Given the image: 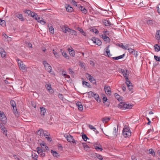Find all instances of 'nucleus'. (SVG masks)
I'll use <instances>...</instances> for the list:
<instances>
[{"mask_svg":"<svg viewBox=\"0 0 160 160\" xmlns=\"http://www.w3.org/2000/svg\"><path fill=\"white\" fill-rule=\"evenodd\" d=\"M154 58L156 61L160 62V57H159L158 56L155 55L154 56Z\"/></svg>","mask_w":160,"mask_h":160,"instance_id":"864d4df0","label":"nucleus"},{"mask_svg":"<svg viewBox=\"0 0 160 160\" xmlns=\"http://www.w3.org/2000/svg\"><path fill=\"white\" fill-rule=\"evenodd\" d=\"M68 32L69 33V34L70 35H74L75 36H77V32L71 29L70 28L69 30H68Z\"/></svg>","mask_w":160,"mask_h":160,"instance_id":"5701e85b","label":"nucleus"},{"mask_svg":"<svg viewBox=\"0 0 160 160\" xmlns=\"http://www.w3.org/2000/svg\"><path fill=\"white\" fill-rule=\"evenodd\" d=\"M104 51L105 52L108 57H110L112 56V55L110 53V51L109 50V45L107 46L104 49Z\"/></svg>","mask_w":160,"mask_h":160,"instance_id":"f3484780","label":"nucleus"},{"mask_svg":"<svg viewBox=\"0 0 160 160\" xmlns=\"http://www.w3.org/2000/svg\"><path fill=\"white\" fill-rule=\"evenodd\" d=\"M5 22V21L2 19H0V24L1 25H2L3 24H4Z\"/></svg>","mask_w":160,"mask_h":160,"instance_id":"69168bd1","label":"nucleus"},{"mask_svg":"<svg viewBox=\"0 0 160 160\" xmlns=\"http://www.w3.org/2000/svg\"><path fill=\"white\" fill-rule=\"evenodd\" d=\"M125 79L126 81V83L127 87L132 84V83H131L130 82L128 78V77H126L125 78Z\"/></svg>","mask_w":160,"mask_h":160,"instance_id":"473e14b6","label":"nucleus"},{"mask_svg":"<svg viewBox=\"0 0 160 160\" xmlns=\"http://www.w3.org/2000/svg\"><path fill=\"white\" fill-rule=\"evenodd\" d=\"M69 52V54L71 56L74 57L75 55V52L73 49L71 50L70 48H68V49Z\"/></svg>","mask_w":160,"mask_h":160,"instance_id":"a878e982","label":"nucleus"},{"mask_svg":"<svg viewBox=\"0 0 160 160\" xmlns=\"http://www.w3.org/2000/svg\"><path fill=\"white\" fill-rule=\"evenodd\" d=\"M10 103L11 106L13 107L12 110L15 115L18 117L19 116V114L18 112L16 107V104L14 102V101H10Z\"/></svg>","mask_w":160,"mask_h":160,"instance_id":"7ed1b4c3","label":"nucleus"},{"mask_svg":"<svg viewBox=\"0 0 160 160\" xmlns=\"http://www.w3.org/2000/svg\"><path fill=\"white\" fill-rule=\"evenodd\" d=\"M101 97L102 98V100H108L107 98L104 94H102Z\"/></svg>","mask_w":160,"mask_h":160,"instance_id":"8fccbe9b","label":"nucleus"},{"mask_svg":"<svg viewBox=\"0 0 160 160\" xmlns=\"http://www.w3.org/2000/svg\"><path fill=\"white\" fill-rule=\"evenodd\" d=\"M62 29L63 32L65 33H66L67 32H68L69 30V28L68 27L66 26H62Z\"/></svg>","mask_w":160,"mask_h":160,"instance_id":"6ab92c4d","label":"nucleus"},{"mask_svg":"<svg viewBox=\"0 0 160 160\" xmlns=\"http://www.w3.org/2000/svg\"><path fill=\"white\" fill-rule=\"evenodd\" d=\"M0 120L2 123L4 124H5L7 123V118L5 114L2 113H0Z\"/></svg>","mask_w":160,"mask_h":160,"instance_id":"423d86ee","label":"nucleus"},{"mask_svg":"<svg viewBox=\"0 0 160 160\" xmlns=\"http://www.w3.org/2000/svg\"><path fill=\"white\" fill-rule=\"evenodd\" d=\"M156 38L157 40L160 39V30L157 31Z\"/></svg>","mask_w":160,"mask_h":160,"instance_id":"f704fd0d","label":"nucleus"},{"mask_svg":"<svg viewBox=\"0 0 160 160\" xmlns=\"http://www.w3.org/2000/svg\"><path fill=\"white\" fill-rule=\"evenodd\" d=\"M89 81L92 82H93V81H96V80L94 79L93 77L92 76H91V77L89 78Z\"/></svg>","mask_w":160,"mask_h":160,"instance_id":"4d7b16f0","label":"nucleus"},{"mask_svg":"<svg viewBox=\"0 0 160 160\" xmlns=\"http://www.w3.org/2000/svg\"><path fill=\"white\" fill-rule=\"evenodd\" d=\"M43 135H44L45 138L47 139L48 141H52V139L51 138L49 137V136H50V134L48 132H44Z\"/></svg>","mask_w":160,"mask_h":160,"instance_id":"f8f14e48","label":"nucleus"},{"mask_svg":"<svg viewBox=\"0 0 160 160\" xmlns=\"http://www.w3.org/2000/svg\"><path fill=\"white\" fill-rule=\"evenodd\" d=\"M121 71L122 73H123V75L124 76L125 78L126 77H127L126 76L127 75L128 73V71L126 70L125 71L123 69H122Z\"/></svg>","mask_w":160,"mask_h":160,"instance_id":"e433bc0d","label":"nucleus"},{"mask_svg":"<svg viewBox=\"0 0 160 160\" xmlns=\"http://www.w3.org/2000/svg\"><path fill=\"white\" fill-rule=\"evenodd\" d=\"M104 91L105 93L108 95H110L111 88L108 85H106L104 87Z\"/></svg>","mask_w":160,"mask_h":160,"instance_id":"9b49d317","label":"nucleus"},{"mask_svg":"<svg viewBox=\"0 0 160 160\" xmlns=\"http://www.w3.org/2000/svg\"><path fill=\"white\" fill-rule=\"evenodd\" d=\"M71 2L73 4L74 6H78V5L77 4V2L75 1L74 0H72Z\"/></svg>","mask_w":160,"mask_h":160,"instance_id":"13d9d810","label":"nucleus"},{"mask_svg":"<svg viewBox=\"0 0 160 160\" xmlns=\"http://www.w3.org/2000/svg\"><path fill=\"white\" fill-rule=\"evenodd\" d=\"M114 96L117 100H122L121 97L117 93H115L114 94Z\"/></svg>","mask_w":160,"mask_h":160,"instance_id":"c9c22d12","label":"nucleus"},{"mask_svg":"<svg viewBox=\"0 0 160 160\" xmlns=\"http://www.w3.org/2000/svg\"><path fill=\"white\" fill-rule=\"evenodd\" d=\"M16 16L21 21H23L24 19L23 18L22 15V14H16Z\"/></svg>","mask_w":160,"mask_h":160,"instance_id":"393cba45","label":"nucleus"},{"mask_svg":"<svg viewBox=\"0 0 160 160\" xmlns=\"http://www.w3.org/2000/svg\"><path fill=\"white\" fill-rule=\"evenodd\" d=\"M82 144L85 149H86L87 150L88 149L89 147L86 143H82Z\"/></svg>","mask_w":160,"mask_h":160,"instance_id":"c03bdc74","label":"nucleus"},{"mask_svg":"<svg viewBox=\"0 0 160 160\" xmlns=\"http://www.w3.org/2000/svg\"><path fill=\"white\" fill-rule=\"evenodd\" d=\"M69 70V72L70 74H73L74 73V72L72 70V69L69 68L68 69Z\"/></svg>","mask_w":160,"mask_h":160,"instance_id":"e2e57ef3","label":"nucleus"},{"mask_svg":"<svg viewBox=\"0 0 160 160\" xmlns=\"http://www.w3.org/2000/svg\"><path fill=\"white\" fill-rule=\"evenodd\" d=\"M78 8L82 11V12L84 14H86L87 13V11L86 9L83 7L81 6L80 4H78Z\"/></svg>","mask_w":160,"mask_h":160,"instance_id":"2eb2a0df","label":"nucleus"},{"mask_svg":"<svg viewBox=\"0 0 160 160\" xmlns=\"http://www.w3.org/2000/svg\"><path fill=\"white\" fill-rule=\"evenodd\" d=\"M128 89L130 91H132V90L133 89L132 88V84L130 86H128Z\"/></svg>","mask_w":160,"mask_h":160,"instance_id":"680f3d73","label":"nucleus"},{"mask_svg":"<svg viewBox=\"0 0 160 160\" xmlns=\"http://www.w3.org/2000/svg\"><path fill=\"white\" fill-rule=\"evenodd\" d=\"M91 76L88 73H86V77L87 78L89 79V78L91 77Z\"/></svg>","mask_w":160,"mask_h":160,"instance_id":"774afa93","label":"nucleus"},{"mask_svg":"<svg viewBox=\"0 0 160 160\" xmlns=\"http://www.w3.org/2000/svg\"><path fill=\"white\" fill-rule=\"evenodd\" d=\"M51 153L54 157H57L58 155V153L56 151L52 150H51Z\"/></svg>","mask_w":160,"mask_h":160,"instance_id":"4c0bfd02","label":"nucleus"},{"mask_svg":"<svg viewBox=\"0 0 160 160\" xmlns=\"http://www.w3.org/2000/svg\"><path fill=\"white\" fill-rule=\"evenodd\" d=\"M0 54L2 58L5 57L6 55V52L3 48H0Z\"/></svg>","mask_w":160,"mask_h":160,"instance_id":"aec40b11","label":"nucleus"},{"mask_svg":"<svg viewBox=\"0 0 160 160\" xmlns=\"http://www.w3.org/2000/svg\"><path fill=\"white\" fill-rule=\"evenodd\" d=\"M61 52L62 53V55L66 58H67L68 57L67 55V54L66 53V52H62V49H60Z\"/></svg>","mask_w":160,"mask_h":160,"instance_id":"a19ab883","label":"nucleus"},{"mask_svg":"<svg viewBox=\"0 0 160 160\" xmlns=\"http://www.w3.org/2000/svg\"><path fill=\"white\" fill-rule=\"evenodd\" d=\"M91 31L94 32L96 34H98L99 33L98 31L96 29H92Z\"/></svg>","mask_w":160,"mask_h":160,"instance_id":"3c124183","label":"nucleus"},{"mask_svg":"<svg viewBox=\"0 0 160 160\" xmlns=\"http://www.w3.org/2000/svg\"><path fill=\"white\" fill-rule=\"evenodd\" d=\"M36 134L40 136L41 137H43V134H44L43 130L42 129L39 130L36 132Z\"/></svg>","mask_w":160,"mask_h":160,"instance_id":"ddd939ff","label":"nucleus"},{"mask_svg":"<svg viewBox=\"0 0 160 160\" xmlns=\"http://www.w3.org/2000/svg\"><path fill=\"white\" fill-rule=\"evenodd\" d=\"M76 105L79 111H82L83 110V106L81 102H78L76 103Z\"/></svg>","mask_w":160,"mask_h":160,"instance_id":"dca6fc26","label":"nucleus"},{"mask_svg":"<svg viewBox=\"0 0 160 160\" xmlns=\"http://www.w3.org/2000/svg\"><path fill=\"white\" fill-rule=\"evenodd\" d=\"M38 154L40 155V156L42 157H44L45 155L44 152L42 150L40 153L39 152Z\"/></svg>","mask_w":160,"mask_h":160,"instance_id":"a18cd8bd","label":"nucleus"},{"mask_svg":"<svg viewBox=\"0 0 160 160\" xmlns=\"http://www.w3.org/2000/svg\"><path fill=\"white\" fill-rule=\"evenodd\" d=\"M149 153L151 154L152 156H155V153L153 150L152 149H150L149 150Z\"/></svg>","mask_w":160,"mask_h":160,"instance_id":"ea45409f","label":"nucleus"},{"mask_svg":"<svg viewBox=\"0 0 160 160\" xmlns=\"http://www.w3.org/2000/svg\"><path fill=\"white\" fill-rule=\"evenodd\" d=\"M96 157L99 160H102L103 159L102 156L99 154H97L96 155Z\"/></svg>","mask_w":160,"mask_h":160,"instance_id":"09e8293b","label":"nucleus"},{"mask_svg":"<svg viewBox=\"0 0 160 160\" xmlns=\"http://www.w3.org/2000/svg\"><path fill=\"white\" fill-rule=\"evenodd\" d=\"M147 24L149 25H151L153 24L152 21L151 20H148L147 21Z\"/></svg>","mask_w":160,"mask_h":160,"instance_id":"6e6d98bb","label":"nucleus"},{"mask_svg":"<svg viewBox=\"0 0 160 160\" xmlns=\"http://www.w3.org/2000/svg\"><path fill=\"white\" fill-rule=\"evenodd\" d=\"M154 49L156 51L158 52L160 50V46L156 44L154 46Z\"/></svg>","mask_w":160,"mask_h":160,"instance_id":"7c9ffc66","label":"nucleus"},{"mask_svg":"<svg viewBox=\"0 0 160 160\" xmlns=\"http://www.w3.org/2000/svg\"><path fill=\"white\" fill-rule=\"evenodd\" d=\"M32 158L34 160H37L38 158V156L37 154L33 152L32 153Z\"/></svg>","mask_w":160,"mask_h":160,"instance_id":"cd10ccee","label":"nucleus"},{"mask_svg":"<svg viewBox=\"0 0 160 160\" xmlns=\"http://www.w3.org/2000/svg\"><path fill=\"white\" fill-rule=\"evenodd\" d=\"M45 86L46 88L50 92L52 93L53 92V90L52 89L51 86L50 84H47Z\"/></svg>","mask_w":160,"mask_h":160,"instance_id":"a211bd4d","label":"nucleus"},{"mask_svg":"<svg viewBox=\"0 0 160 160\" xmlns=\"http://www.w3.org/2000/svg\"><path fill=\"white\" fill-rule=\"evenodd\" d=\"M102 38L105 41H109L110 39L109 38L106 36V35H101Z\"/></svg>","mask_w":160,"mask_h":160,"instance_id":"b1692460","label":"nucleus"},{"mask_svg":"<svg viewBox=\"0 0 160 160\" xmlns=\"http://www.w3.org/2000/svg\"><path fill=\"white\" fill-rule=\"evenodd\" d=\"M113 134L115 135H116L117 131H118V130H116V128L115 127L113 128Z\"/></svg>","mask_w":160,"mask_h":160,"instance_id":"052dcab7","label":"nucleus"},{"mask_svg":"<svg viewBox=\"0 0 160 160\" xmlns=\"http://www.w3.org/2000/svg\"><path fill=\"white\" fill-rule=\"evenodd\" d=\"M103 103L106 106H108L109 105V102L108 101H102Z\"/></svg>","mask_w":160,"mask_h":160,"instance_id":"de8ad7c7","label":"nucleus"},{"mask_svg":"<svg viewBox=\"0 0 160 160\" xmlns=\"http://www.w3.org/2000/svg\"><path fill=\"white\" fill-rule=\"evenodd\" d=\"M132 106L133 105L124 102H121L118 105V107L122 110H125L127 109H131Z\"/></svg>","mask_w":160,"mask_h":160,"instance_id":"f257e3e1","label":"nucleus"},{"mask_svg":"<svg viewBox=\"0 0 160 160\" xmlns=\"http://www.w3.org/2000/svg\"><path fill=\"white\" fill-rule=\"evenodd\" d=\"M49 32H50V33L53 34L54 32V28L52 27V26H50L49 28Z\"/></svg>","mask_w":160,"mask_h":160,"instance_id":"37998d69","label":"nucleus"},{"mask_svg":"<svg viewBox=\"0 0 160 160\" xmlns=\"http://www.w3.org/2000/svg\"><path fill=\"white\" fill-rule=\"evenodd\" d=\"M89 93L90 94H91L92 96L94 97V98L96 100H98V99H99V96L98 94L94 93V92L91 91Z\"/></svg>","mask_w":160,"mask_h":160,"instance_id":"4468645a","label":"nucleus"},{"mask_svg":"<svg viewBox=\"0 0 160 160\" xmlns=\"http://www.w3.org/2000/svg\"><path fill=\"white\" fill-rule=\"evenodd\" d=\"M128 50L130 54H132L135 57H137L138 55V52L133 49L128 48Z\"/></svg>","mask_w":160,"mask_h":160,"instance_id":"1a4fd4ad","label":"nucleus"},{"mask_svg":"<svg viewBox=\"0 0 160 160\" xmlns=\"http://www.w3.org/2000/svg\"><path fill=\"white\" fill-rule=\"evenodd\" d=\"M40 110L41 114L44 116L46 112L45 108L42 107H40Z\"/></svg>","mask_w":160,"mask_h":160,"instance_id":"c756f323","label":"nucleus"},{"mask_svg":"<svg viewBox=\"0 0 160 160\" xmlns=\"http://www.w3.org/2000/svg\"><path fill=\"white\" fill-rule=\"evenodd\" d=\"M77 29L80 32H81L83 30L82 28H80V27L77 28Z\"/></svg>","mask_w":160,"mask_h":160,"instance_id":"338daca9","label":"nucleus"},{"mask_svg":"<svg viewBox=\"0 0 160 160\" xmlns=\"http://www.w3.org/2000/svg\"><path fill=\"white\" fill-rule=\"evenodd\" d=\"M82 84L84 85V84L85 85L88 87L90 88L91 87V85L89 83L85 81H82Z\"/></svg>","mask_w":160,"mask_h":160,"instance_id":"58836bf2","label":"nucleus"},{"mask_svg":"<svg viewBox=\"0 0 160 160\" xmlns=\"http://www.w3.org/2000/svg\"><path fill=\"white\" fill-rule=\"evenodd\" d=\"M94 147L95 149L97 150H99L100 151H102V146L98 144H95L94 145Z\"/></svg>","mask_w":160,"mask_h":160,"instance_id":"4be33fe9","label":"nucleus"},{"mask_svg":"<svg viewBox=\"0 0 160 160\" xmlns=\"http://www.w3.org/2000/svg\"><path fill=\"white\" fill-rule=\"evenodd\" d=\"M31 12L32 11L30 10H26L24 12L25 13L28 14L29 16H30Z\"/></svg>","mask_w":160,"mask_h":160,"instance_id":"49530a36","label":"nucleus"},{"mask_svg":"<svg viewBox=\"0 0 160 160\" xmlns=\"http://www.w3.org/2000/svg\"><path fill=\"white\" fill-rule=\"evenodd\" d=\"M30 16L32 17L35 19H36L37 17H38V16L35 12L32 11L31 14Z\"/></svg>","mask_w":160,"mask_h":160,"instance_id":"2f4dec72","label":"nucleus"},{"mask_svg":"<svg viewBox=\"0 0 160 160\" xmlns=\"http://www.w3.org/2000/svg\"><path fill=\"white\" fill-rule=\"evenodd\" d=\"M109 120V118L105 117L102 119V121L103 123H106L108 122Z\"/></svg>","mask_w":160,"mask_h":160,"instance_id":"72a5a7b5","label":"nucleus"},{"mask_svg":"<svg viewBox=\"0 0 160 160\" xmlns=\"http://www.w3.org/2000/svg\"><path fill=\"white\" fill-rule=\"evenodd\" d=\"M67 140L69 142H72L73 143H76V141L74 139L73 137L69 134L66 136Z\"/></svg>","mask_w":160,"mask_h":160,"instance_id":"6e6552de","label":"nucleus"},{"mask_svg":"<svg viewBox=\"0 0 160 160\" xmlns=\"http://www.w3.org/2000/svg\"><path fill=\"white\" fill-rule=\"evenodd\" d=\"M67 11L69 12H71L73 11V9L72 7H71L69 5H68L66 7Z\"/></svg>","mask_w":160,"mask_h":160,"instance_id":"c85d7f7f","label":"nucleus"},{"mask_svg":"<svg viewBox=\"0 0 160 160\" xmlns=\"http://www.w3.org/2000/svg\"><path fill=\"white\" fill-rule=\"evenodd\" d=\"M102 22L105 26H110L111 25L110 22L109 21V20L107 19L103 20Z\"/></svg>","mask_w":160,"mask_h":160,"instance_id":"412c9836","label":"nucleus"},{"mask_svg":"<svg viewBox=\"0 0 160 160\" xmlns=\"http://www.w3.org/2000/svg\"><path fill=\"white\" fill-rule=\"evenodd\" d=\"M37 150L38 153L39 152L40 153L43 150L40 147H38L37 148Z\"/></svg>","mask_w":160,"mask_h":160,"instance_id":"603ef678","label":"nucleus"},{"mask_svg":"<svg viewBox=\"0 0 160 160\" xmlns=\"http://www.w3.org/2000/svg\"><path fill=\"white\" fill-rule=\"evenodd\" d=\"M38 22L40 23L42 25H44L46 23L43 20V19L39 21H38Z\"/></svg>","mask_w":160,"mask_h":160,"instance_id":"5fc2aeb1","label":"nucleus"},{"mask_svg":"<svg viewBox=\"0 0 160 160\" xmlns=\"http://www.w3.org/2000/svg\"><path fill=\"white\" fill-rule=\"evenodd\" d=\"M58 97L60 98V99H61V100H63V95L62 94H58Z\"/></svg>","mask_w":160,"mask_h":160,"instance_id":"0e129e2a","label":"nucleus"},{"mask_svg":"<svg viewBox=\"0 0 160 160\" xmlns=\"http://www.w3.org/2000/svg\"><path fill=\"white\" fill-rule=\"evenodd\" d=\"M3 123H0V127L2 130V132L3 134L7 136V132L6 128H5Z\"/></svg>","mask_w":160,"mask_h":160,"instance_id":"9d476101","label":"nucleus"},{"mask_svg":"<svg viewBox=\"0 0 160 160\" xmlns=\"http://www.w3.org/2000/svg\"><path fill=\"white\" fill-rule=\"evenodd\" d=\"M57 49H53L52 50L53 53L54 54L55 58H58L59 57V55L58 54L57 52Z\"/></svg>","mask_w":160,"mask_h":160,"instance_id":"bb28decb","label":"nucleus"},{"mask_svg":"<svg viewBox=\"0 0 160 160\" xmlns=\"http://www.w3.org/2000/svg\"><path fill=\"white\" fill-rule=\"evenodd\" d=\"M82 138L83 140L85 141H86L88 139H89L87 135L84 133L82 135Z\"/></svg>","mask_w":160,"mask_h":160,"instance_id":"79ce46f5","label":"nucleus"},{"mask_svg":"<svg viewBox=\"0 0 160 160\" xmlns=\"http://www.w3.org/2000/svg\"><path fill=\"white\" fill-rule=\"evenodd\" d=\"M79 65L81 66V67L82 68H85V67L84 66V63H83L82 62H79Z\"/></svg>","mask_w":160,"mask_h":160,"instance_id":"bf43d9fd","label":"nucleus"},{"mask_svg":"<svg viewBox=\"0 0 160 160\" xmlns=\"http://www.w3.org/2000/svg\"><path fill=\"white\" fill-rule=\"evenodd\" d=\"M91 39L96 45L100 46L102 44V42L99 39L96 38L95 37H93Z\"/></svg>","mask_w":160,"mask_h":160,"instance_id":"0eeeda50","label":"nucleus"},{"mask_svg":"<svg viewBox=\"0 0 160 160\" xmlns=\"http://www.w3.org/2000/svg\"><path fill=\"white\" fill-rule=\"evenodd\" d=\"M122 134L125 138H128L131 136V132L129 128H124L122 131Z\"/></svg>","mask_w":160,"mask_h":160,"instance_id":"f03ea898","label":"nucleus"},{"mask_svg":"<svg viewBox=\"0 0 160 160\" xmlns=\"http://www.w3.org/2000/svg\"><path fill=\"white\" fill-rule=\"evenodd\" d=\"M43 64L44 65L46 70L49 72H52V67L46 61H44L43 62Z\"/></svg>","mask_w":160,"mask_h":160,"instance_id":"20e7f679","label":"nucleus"},{"mask_svg":"<svg viewBox=\"0 0 160 160\" xmlns=\"http://www.w3.org/2000/svg\"><path fill=\"white\" fill-rule=\"evenodd\" d=\"M18 64L20 69L22 71H26V66L23 64V62L20 60H18Z\"/></svg>","mask_w":160,"mask_h":160,"instance_id":"39448f33","label":"nucleus"}]
</instances>
